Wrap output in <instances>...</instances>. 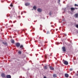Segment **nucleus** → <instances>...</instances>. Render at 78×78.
Returning a JSON list of instances; mask_svg holds the SVG:
<instances>
[{
	"label": "nucleus",
	"mask_w": 78,
	"mask_h": 78,
	"mask_svg": "<svg viewBox=\"0 0 78 78\" xmlns=\"http://www.w3.org/2000/svg\"><path fill=\"white\" fill-rule=\"evenodd\" d=\"M63 64L66 66H67V65L69 64V63H68V62H67V61H65L63 62Z\"/></svg>",
	"instance_id": "f257e3e1"
},
{
	"label": "nucleus",
	"mask_w": 78,
	"mask_h": 78,
	"mask_svg": "<svg viewBox=\"0 0 78 78\" xmlns=\"http://www.w3.org/2000/svg\"><path fill=\"white\" fill-rule=\"evenodd\" d=\"M16 45L17 47H19L20 45V44L19 43H17L16 44Z\"/></svg>",
	"instance_id": "f03ea898"
},
{
	"label": "nucleus",
	"mask_w": 78,
	"mask_h": 78,
	"mask_svg": "<svg viewBox=\"0 0 78 78\" xmlns=\"http://www.w3.org/2000/svg\"><path fill=\"white\" fill-rule=\"evenodd\" d=\"M62 49L63 50V51L64 52H65V51H66V48L65 47H63L62 48Z\"/></svg>",
	"instance_id": "7ed1b4c3"
},
{
	"label": "nucleus",
	"mask_w": 78,
	"mask_h": 78,
	"mask_svg": "<svg viewBox=\"0 0 78 78\" xmlns=\"http://www.w3.org/2000/svg\"><path fill=\"white\" fill-rule=\"evenodd\" d=\"M1 76L3 78H5V73H2L1 74Z\"/></svg>",
	"instance_id": "20e7f679"
},
{
	"label": "nucleus",
	"mask_w": 78,
	"mask_h": 78,
	"mask_svg": "<svg viewBox=\"0 0 78 78\" xmlns=\"http://www.w3.org/2000/svg\"><path fill=\"white\" fill-rule=\"evenodd\" d=\"M49 68L51 70H54V68L51 67V66H49Z\"/></svg>",
	"instance_id": "39448f33"
},
{
	"label": "nucleus",
	"mask_w": 78,
	"mask_h": 78,
	"mask_svg": "<svg viewBox=\"0 0 78 78\" xmlns=\"http://www.w3.org/2000/svg\"><path fill=\"white\" fill-rule=\"evenodd\" d=\"M37 11H38V12H42L41 9L39 8L37 9Z\"/></svg>",
	"instance_id": "423d86ee"
},
{
	"label": "nucleus",
	"mask_w": 78,
	"mask_h": 78,
	"mask_svg": "<svg viewBox=\"0 0 78 78\" xmlns=\"http://www.w3.org/2000/svg\"><path fill=\"white\" fill-rule=\"evenodd\" d=\"M7 78H11V76L10 75H7L6 76Z\"/></svg>",
	"instance_id": "0eeeda50"
},
{
	"label": "nucleus",
	"mask_w": 78,
	"mask_h": 78,
	"mask_svg": "<svg viewBox=\"0 0 78 78\" xmlns=\"http://www.w3.org/2000/svg\"><path fill=\"white\" fill-rule=\"evenodd\" d=\"M65 75L66 78H68V77H69V74H68L66 73Z\"/></svg>",
	"instance_id": "6e6552de"
},
{
	"label": "nucleus",
	"mask_w": 78,
	"mask_h": 78,
	"mask_svg": "<svg viewBox=\"0 0 78 78\" xmlns=\"http://www.w3.org/2000/svg\"><path fill=\"white\" fill-rule=\"evenodd\" d=\"M44 69H46V70H47V69H48L47 66V65H46V66H44Z\"/></svg>",
	"instance_id": "1a4fd4ad"
},
{
	"label": "nucleus",
	"mask_w": 78,
	"mask_h": 78,
	"mask_svg": "<svg viewBox=\"0 0 78 78\" xmlns=\"http://www.w3.org/2000/svg\"><path fill=\"white\" fill-rule=\"evenodd\" d=\"M25 5L26 6H29L30 5V3H26L25 4Z\"/></svg>",
	"instance_id": "9d476101"
},
{
	"label": "nucleus",
	"mask_w": 78,
	"mask_h": 78,
	"mask_svg": "<svg viewBox=\"0 0 78 78\" xmlns=\"http://www.w3.org/2000/svg\"><path fill=\"white\" fill-rule=\"evenodd\" d=\"M20 48L22 49H23V45H21L20 46Z\"/></svg>",
	"instance_id": "9b49d317"
},
{
	"label": "nucleus",
	"mask_w": 78,
	"mask_h": 78,
	"mask_svg": "<svg viewBox=\"0 0 78 78\" xmlns=\"http://www.w3.org/2000/svg\"><path fill=\"white\" fill-rule=\"evenodd\" d=\"M75 16L76 18H78V13H76L75 14Z\"/></svg>",
	"instance_id": "f8f14e48"
},
{
	"label": "nucleus",
	"mask_w": 78,
	"mask_h": 78,
	"mask_svg": "<svg viewBox=\"0 0 78 78\" xmlns=\"http://www.w3.org/2000/svg\"><path fill=\"white\" fill-rule=\"evenodd\" d=\"M33 9H34L35 10H36V9H37V8H36V6H34L33 7Z\"/></svg>",
	"instance_id": "ddd939ff"
},
{
	"label": "nucleus",
	"mask_w": 78,
	"mask_h": 78,
	"mask_svg": "<svg viewBox=\"0 0 78 78\" xmlns=\"http://www.w3.org/2000/svg\"><path fill=\"white\" fill-rule=\"evenodd\" d=\"M71 11H74L75 10V8H71Z\"/></svg>",
	"instance_id": "4468645a"
},
{
	"label": "nucleus",
	"mask_w": 78,
	"mask_h": 78,
	"mask_svg": "<svg viewBox=\"0 0 78 78\" xmlns=\"http://www.w3.org/2000/svg\"><path fill=\"white\" fill-rule=\"evenodd\" d=\"M56 76H57L56 74H53V77H54V78H56Z\"/></svg>",
	"instance_id": "2eb2a0df"
},
{
	"label": "nucleus",
	"mask_w": 78,
	"mask_h": 78,
	"mask_svg": "<svg viewBox=\"0 0 78 78\" xmlns=\"http://www.w3.org/2000/svg\"><path fill=\"white\" fill-rule=\"evenodd\" d=\"M11 42L12 44H14V40H12Z\"/></svg>",
	"instance_id": "dca6fc26"
},
{
	"label": "nucleus",
	"mask_w": 78,
	"mask_h": 78,
	"mask_svg": "<svg viewBox=\"0 0 78 78\" xmlns=\"http://www.w3.org/2000/svg\"><path fill=\"white\" fill-rule=\"evenodd\" d=\"M18 53L20 55H21V54H22V52L20 51H18Z\"/></svg>",
	"instance_id": "f3484780"
},
{
	"label": "nucleus",
	"mask_w": 78,
	"mask_h": 78,
	"mask_svg": "<svg viewBox=\"0 0 78 78\" xmlns=\"http://www.w3.org/2000/svg\"><path fill=\"white\" fill-rule=\"evenodd\" d=\"M48 55H45L44 56V57L45 58H47V57H48Z\"/></svg>",
	"instance_id": "a211bd4d"
},
{
	"label": "nucleus",
	"mask_w": 78,
	"mask_h": 78,
	"mask_svg": "<svg viewBox=\"0 0 78 78\" xmlns=\"http://www.w3.org/2000/svg\"><path fill=\"white\" fill-rule=\"evenodd\" d=\"M2 43L4 44V45H7V43H4V42H3Z\"/></svg>",
	"instance_id": "6ab92c4d"
},
{
	"label": "nucleus",
	"mask_w": 78,
	"mask_h": 78,
	"mask_svg": "<svg viewBox=\"0 0 78 78\" xmlns=\"http://www.w3.org/2000/svg\"><path fill=\"white\" fill-rule=\"evenodd\" d=\"M49 14L50 16L51 15V12H49Z\"/></svg>",
	"instance_id": "aec40b11"
},
{
	"label": "nucleus",
	"mask_w": 78,
	"mask_h": 78,
	"mask_svg": "<svg viewBox=\"0 0 78 78\" xmlns=\"http://www.w3.org/2000/svg\"><path fill=\"white\" fill-rule=\"evenodd\" d=\"M70 71H72L73 70V69L72 68H71L69 69Z\"/></svg>",
	"instance_id": "412c9836"
},
{
	"label": "nucleus",
	"mask_w": 78,
	"mask_h": 78,
	"mask_svg": "<svg viewBox=\"0 0 78 78\" xmlns=\"http://www.w3.org/2000/svg\"><path fill=\"white\" fill-rule=\"evenodd\" d=\"M46 34H50V33H49V32L48 31V32H47Z\"/></svg>",
	"instance_id": "4be33fe9"
},
{
	"label": "nucleus",
	"mask_w": 78,
	"mask_h": 78,
	"mask_svg": "<svg viewBox=\"0 0 78 78\" xmlns=\"http://www.w3.org/2000/svg\"><path fill=\"white\" fill-rule=\"evenodd\" d=\"M76 28H78V25H76Z\"/></svg>",
	"instance_id": "5701e85b"
},
{
	"label": "nucleus",
	"mask_w": 78,
	"mask_h": 78,
	"mask_svg": "<svg viewBox=\"0 0 78 78\" xmlns=\"http://www.w3.org/2000/svg\"><path fill=\"white\" fill-rule=\"evenodd\" d=\"M10 6L11 7H12V4H10Z\"/></svg>",
	"instance_id": "b1692460"
},
{
	"label": "nucleus",
	"mask_w": 78,
	"mask_h": 78,
	"mask_svg": "<svg viewBox=\"0 0 78 78\" xmlns=\"http://www.w3.org/2000/svg\"><path fill=\"white\" fill-rule=\"evenodd\" d=\"M43 31L44 33H46V31H45L44 30Z\"/></svg>",
	"instance_id": "393cba45"
},
{
	"label": "nucleus",
	"mask_w": 78,
	"mask_h": 78,
	"mask_svg": "<svg viewBox=\"0 0 78 78\" xmlns=\"http://www.w3.org/2000/svg\"><path fill=\"white\" fill-rule=\"evenodd\" d=\"M75 6H77V4H75Z\"/></svg>",
	"instance_id": "a878e982"
},
{
	"label": "nucleus",
	"mask_w": 78,
	"mask_h": 78,
	"mask_svg": "<svg viewBox=\"0 0 78 78\" xmlns=\"http://www.w3.org/2000/svg\"><path fill=\"white\" fill-rule=\"evenodd\" d=\"M75 10V9H78V8H74Z\"/></svg>",
	"instance_id": "bb28decb"
},
{
	"label": "nucleus",
	"mask_w": 78,
	"mask_h": 78,
	"mask_svg": "<svg viewBox=\"0 0 78 78\" xmlns=\"http://www.w3.org/2000/svg\"><path fill=\"white\" fill-rule=\"evenodd\" d=\"M44 78H47V77L46 76H44Z\"/></svg>",
	"instance_id": "cd10ccee"
},
{
	"label": "nucleus",
	"mask_w": 78,
	"mask_h": 78,
	"mask_svg": "<svg viewBox=\"0 0 78 78\" xmlns=\"http://www.w3.org/2000/svg\"><path fill=\"white\" fill-rule=\"evenodd\" d=\"M59 2H60V0H58Z\"/></svg>",
	"instance_id": "c85d7f7f"
},
{
	"label": "nucleus",
	"mask_w": 78,
	"mask_h": 78,
	"mask_svg": "<svg viewBox=\"0 0 78 78\" xmlns=\"http://www.w3.org/2000/svg\"><path fill=\"white\" fill-rule=\"evenodd\" d=\"M40 26L41 27H42V25H41Z\"/></svg>",
	"instance_id": "c756f323"
},
{
	"label": "nucleus",
	"mask_w": 78,
	"mask_h": 78,
	"mask_svg": "<svg viewBox=\"0 0 78 78\" xmlns=\"http://www.w3.org/2000/svg\"><path fill=\"white\" fill-rule=\"evenodd\" d=\"M77 6H78V5H77Z\"/></svg>",
	"instance_id": "7c9ffc66"
},
{
	"label": "nucleus",
	"mask_w": 78,
	"mask_h": 78,
	"mask_svg": "<svg viewBox=\"0 0 78 78\" xmlns=\"http://www.w3.org/2000/svg\"><path fill=\"white\" fill-rule=\"evenodd\" d=\"M66 36H67V35L66 34H65Z\"/></svg>",
	"instance_id": "2f4dec72"
},
{
	"label": "nucleus",
	"mask_w": 78,
	"mask_h": 78,
	"mask_svg": "<svg viewBox=\"0 0 78 78\" xmlns=\"http://www.w3.org/2000/svg\"><path fill=\"white\" fill-rule=\"evenodd\" d=\"M15 22H17V21H15Z\"/></svg>",
	"instance_id": "473e14b6"
},
{
	"label": "nucleus",
	"mask_w": 78,
	"mask_h": 78,
	"mask_svg": "<svg viewBox=\"0 0 78 78\" xmlns=\"http://www.w3.org/2000/svg\"><path fill=\"white\" fill-rule=\"evenodd\" d=\"M9 16H10V15H9Z\"/></svg>",
	"instance_id": "72a5a7b5"
},
{
	"label": "nucleus",
	"mask_w": 78,
	"mask_h": 78,
	"mask_svg": "<svg viewBox=\"0 0 78 78\" xmlns=\"http://www.w3.org/2000/svg\"><path fill=\"white\" fill-rule=\"evenodd\" d=\"M13 23H15L13 22Z\"/></svg>",
	"instance_id": "f704fd0d"
}]
</instances>
